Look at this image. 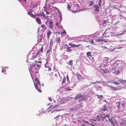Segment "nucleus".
<instances>
[{
  "label": "nucleus",
  "mask_w": 126,
  "mask_h": 126,
  "mask_svg": "<svg viewBox=\"0 0 126 126\" xmlns=\"http://www.w3.org/2000/svg\"><path fill=\"white\" fill-rule=\"evenodd\" d=\"M121 67L120 64L118 63L117 62H115L111 66V69L110 70L117 74L121 71Z\"/></svg>",
  "instance_id": "obj_1"
},
{
  "label": "nucleus",
  "mask_w": 126,
  "mask_h": 126,
  "mask_svg": "<svg viewBox=\"0 0 126 126\" xmlns=\"http://www.w3.org/2000/svg\"><path fill=\"white\" fill-rule=\"evenodd\" d=\"M110 60L108 58L105 57L103 60V62L100 66L101 69L107 67L109 65L108 63L109 62Z\"/></svg>",
  "instance_id": "obj_2"
},
{
  "label": "nucleus",
  "mask_w": 126,
  "mask_h": 126,
  "mask_svg": "<svg viewBox=\"0 0 126 126\" xmlns=\"http://www.w3.org/2000/svg\"><path fill=\"white\" fill-rule=\"evenodd\" d=\"M36 83H34L35 87L36 89L39 92H41V91L40 90V88L41 87V85L40 83V81L37 79L36 78L34 79Z\"/></svg>",
  "instance_id": "obj_3"
},
{
  "label": "nucleus",
  "mask_w": 126,
  "mask_h": 126,
  "mask_svg": "<svg viewBox=\"0 0 126 126\" xmlns=\"http://www.w3.org/2000/svg\"><path fill=\"white\" fill-rule=\"evenodd\" d=\"M37 61H35L34 64H32V66L31 67V68H34L35 70H38L40 67V66L39 64L36 65Z\"/></svg>",
  "instance_id": "obj_4"
},
{
  "label": "nucleus",
  "mask_w": 126,
  "mask_h": 126,
  "mask_svg": "<svg viewBox=\"0 0 126 126\" xmlns=\"http://www.w3.org/2000/svg\"><path fill=\"white\" fill-rule=\"evenodd\" d=\"M90 124L87 121H82V122L81 123V126H90Z\"/></svg>",
  "instance_id": "obj_5"
},
{
  "label": "nucleus",
  "mask_w": 126,
  "mask_h": 126,
  "mask_svg": "<svg viewBox=\"0 0 126 126\" xmlns=\"http://www.w3.org/2000/svg\"><path fill=\"white\" fill-rule=\"evenodd\" d=\"M101 120V119L98 115L96 116L95 118H94L93 119H91L90 120L91 122H92L93 121H99Z\"/></svg>",
  "instance_id": "obj_6"
},
{
  "label": "nucleus",
  "mask_w": 126,
  "mask_h": 126,
  "mask_svg": "<svg viewBox=\"0 0 126 126\" xmlns=\"http://www.w3.org/2000/svg\"><path fill=\"white\" fill-rule=\"evenodd\" d=\"M48 24L49 25H48V26L49 28L52 30V29L53 27V22H52V21L49 20V21Z\"/></svg>",
  "instance_id": "obj_7"
},
{
  "label": "nucleus",
  "mask_w": 126,
  "mask_h": 126,
  "mask_svg": "<svg viewBox=\"0 0 126 126\" xmlns=\"http://www.w3.org/2000/svg\"><path fill=\"white\" fill-rule=\"evenodd\" d=\"M109 122L111 123V125L113 126L115 125V121L113 118H109Z\"/></svg>",
  "instance_id": "obj_8"
},
{
  "label": "nucleus",
  "mask_w": 126,
  "mask_h": 126,
  "mask_svg": "<svg viewBox=\"0 0 126 126\" xmlns=\"http://www.w3.org/2000/svg\"><path fill=\"white\" fill-rule=\"evenodd\" d=\"M87 96L86 95H81V96L79 101H82L85 100Z\"/></svg>",
  "instance_id": "obj_9"
},
{
  "label": "nucleus",
  "mask_w": 126,
  "mask_h": 126,
  "mask_svg": "<svg viewBox=\"0 0 126 126\" xmlns=\"http://www.w3.org/2000/svg\"><path fill=\"white\" fill-rule=\"evenodd\" d=\"M107 110V108L105 105H103L101 108V111H106Z\"/></svg>",
  "instance_id": "obj_10"
},
{
  "label": "nucleus",
  "mask_w": 126,
  "mask_h": 126,
  "mask_svg": "<svg viewBox=\"0 0 126 126\" xmlns=\"http://www.w3.org/2000/svg\"><path fill=\"white\" fill-rule=\"evenodd\" d=\"M68 44L69 45L71 46L72 47H77L79 46V45H75V44H74L70 43H69Z\"/></svg>",
  "instance_id": "obj_11"
},
{
  "label": "nucleus",
  "mask_w": 126,
  "mask_h": 126,
  "mask_svg": "<svg viewBox=\"0 0 126 126\" xmlns=\"http://www.w3.org/2000/svg\"><path fill=\"white\" fill-rule=\"evenodd\" d=\"M48 59H47V60H46V63L45 64V67L46 68H48V69H47V70H48V71L50 70H50H51V68L49 67H48L47 66V64L48 63V62L47 61V60Z\"/></svg>",
  "instance_id": "obj_12"
},
{
  "label": "nucleus",
  "mask_w": 126,
  "mask_h": 126,
  "mask_svg": "<svg viewBox=\"0 0 126 126\" xmlns=\"http://www.w3.org/2000/svg\"><path fill=\"white\" fill-rule=\"evenodd\" d=\"M120 89L119 87H111V89L113 90H117Z\"/></svg>",
  "instance_id": "obj_13"
},
{
  "label": "nucleus",
  "mask_w": 126,
  "mask_h": 126,
  "mask_svg": "<svg viewBox=\"0 0 126 126\" xmlns=\"http://www.w3.org/2000/svg\"><path fill=\"white\" fill-rule=\"evenodd\" d=\"M36 20L38 24H40L41 23V20L40 18L37 17L36 19Z\"/></svg>",
  "instance_id": "obj_14"
},
{
  "label": "nucleus",
  "mask_w": 126,
  "mask_h": 126,
  "mask_svg": "<svg viewBox=\"0 0 126 126\" xmlns=\"http://www.w3.org/2000/svg\"><path fill=\"white\" fill-rule=\"evenodd\" d=\"M94 7L95 8V11L97 12H99V7L98 5H95L94 6Z\"/></svg>",
  "instance_id": "obj_15"
},
{
  "label": "nucleus",
  "mask_w": 126,
  "mask_h": 126,
  "mask_svg": "<svg viewBox=\"0 0 126 126\" xmlns=\"http://www.w3.org/2000/svg\"><path fill=\"white\" fill-rule=\"evenodd\" d=\"M81 96V94H79L77 95L75 97V100H77L79 98H80Z\"/></svg>",
  "instance_id": "obj_16"
},
{
  "label": "nucleus",
  "mask_w": 126,
  "mask_h": 126,
  "mask_svg": "<svg viewBox=\"0 0 126 126\" xmlns=\"http://www.w3.org/2000/svg\"><path fill=\"white\" fill-rule=\"evenodd\" d=\"M119 81L121 82L122 84H126V80H119Z\"/></svg>",
  "instance_id": "obj_17"
},
{
  "label": "nucleus",
  "mask_w": 126,
  "mask_h": 126,
  "mask_svg": "<svg viewBox=\"0 0 126 126\" xmlns=\"http://www.w3.org/2000/svg\"><path fill=\"white\" fill-rule=\"evenodd\" d=\"M42 36L40 35L39 36H38L37 37V40L38 41L41 42L42 41Z\"/></svg>",
  "instance_id": "obj_18"
},
{
  "label": "nucleus",
  "mask_w": 126,
  "mask_h": 126,
  "mask_svg": "<svg viewBox=\"0 0 126 126\" xmlns=\"http://www.w3.org/2000/svg\"><path fill=\"white\" fill-rule=\"evenodd\" d=\"M51 34V32L49 30L47 33V35L48 38H49L50 36V35Z\"/></svg>",
  "instance_id": "obj_19"
},
{
  "label": "nucleus",
  "mask_w": 126,
  "mask_h": 126,
  "mask_svg": "<svg viewBox=\"0 0 126 126\" xmlns=\"http://www.w3.org/2000/svg\"><path fill=\"white\" fill-rule=\"evenodd\" d=\"M71 47H67L66 48V49L67 52H71L72 51V50L71 49Z\"/></svg>",
  "instance_id": "obj_20"
},
{
  "label": "nucleus",
  "mask_w": 126,
  "mask_h": 126,
  "mask_svg": "<svg viewBox=\"0 0 126 126\" xmlns=\"http://www.w3.org/2000/svg\"><path fill=\"white\" fill-rule=\"evenodd\" d=\"M102 70L104 73H106L109 71V70L107 68L106 69V68L105 69H103Z\"/></svg>",
  "instance_id": "obj_21"
},
{
  "label": "nucleus",
  "mask_w": 126,
  "mask_h": 126,
  "mask_svg": "<svg viewBox=\"0 0 126 126\" xmlns=\"http://www.w3.org/2000/svg\"><path fill=\"white\" fill-rule=\"evenodd\" d=\"M39 16H42L43 17H45V15L43 12L40 13L39 14Z\"/></svg>",
  "instance_id": "obj_22"
},
{
  "label": "nucleus",
  "mask_w": 126,
  "mask_h": 126,
  "mask_svg": "<svg viewBox=\"0 0 126 126\" xmlns=\"http://www.w3.org/2000/svg\"><path fill=\"white\" fill-rule=\"evenodd\" d=\"M67 10L68 11H70V8L71 7L70 5L68 4L67 5Z\"/></svg>",
  "instance_id": "obj_23"
},
{
  "label": "nucleus",
  "mask_w": 126,
  "mask_h": 126,
  "mask_svg": "<svg viewBox=\"0 0 126 126\" xmlns=\"http://www.w3.org/2000/svg\"><path fill=\"white\" fill-rule=\"evenodd\" d=\"M41 53V52H40V51H39L38 50V51L37 52L36 55L33 57V58H35L37 56H38V55H39Z\"/></svg>",
  "instance_id": "obj_24"
},
{
  "label": "nucleus",
  "mask_w": 126,
  "mask_h": 126,
  "mask_svg": "<svg viewBox=\"0 0 126 126\" xmlns=\"http://www.w3.org/2000/svg\"><path fill=\"white\" fill-rule=\"evenodd\" d=\"M41 26L42 28H44L45 30H46L47 29L46 27L44 24L41 25Z\"/></svg>",
  "instance_id": "obj_25"
},
{
  "label": "nucleus",
  "mask_w": 126,
  "mask_h": 126,
  "mask_svg": "<svg viewBox=\"0 0 126 126\" xmlns=\"http://www.w3.org/2000/svg\"><path fill=\"white\" fill-rule=\"evenodd\" d=\"M87 57H89V56H91V53L90 52H88L87 53Z\"/></svg>",
  "instance_id": "obj_26"
},
{
  "label": "nucleus",
  "mask_w": 126,
  "mask_h": 126,
  "mask_svg": "<svg viewBox=\"0 0 126 126\" xmlns=\"http://www.w3.org/2000/svg\"><path fill=\"white\" fill-rule=\"evenodd\" d=\"M76 75L78 79L80 78L81 76L79 73H78V72H77L76 74Z\"/></svg>",
  "instance_id": "obj_27"
},
{
  "label": "nucleus",
  "mask_w": 126,
  "mask_h": 126,
  "mask_svg": "<svg viewBox=\"0 0 126 126\" xmlns=\"http://www.w3.org/2000/svg\"><path fill=\"white\" fill-rule=\"evenodd\" d=\"M96 41L97 42H99L101 41H104L101 38L97 39L96 40Z\"/></svg>",
  "instance_id": "obj_28"
},
{
  "label": "nucleus",
  "mask_w": 126,
  "mask_h": 126,
  "mask_svg": "<svg viewBox=\"0 0 126 126\" xmlns=\"http://www.w3.org/2000/svg\"><path fill=\"white\" fill-rule=\"evenodd\" d=\"M116 104H117V107L118 108H120V103L119 102H117V103H116Z\"/></svg>",
  "instance_id": "obj_29"
},
{
  "label": "nucleus",
  "mask_w": 126,
  "mask_h": 126,
  "mask_svg": "<svg viewBox=\"0 0 126 126\" xmlns=\"http://www.w3.org/2000/svg\"><path fill=\"white\" fill-rule=\"evenodd\" d=\"M38 50L40 51L41 53H42L43 50V47H41L40 49H39Z\"/></svg>",
  "instance_id": "obj_30"
},
{
  "label": "nucleus",
  "mask_w": 126,
  "mask_h": 126,
  "mask_svg": "<svg viewBox=\"0 0 126 126\" xmlns=\"http://www.w3.org/2000/svg\"><path fill=\"white\" fill-rule=\"evenodd\" d=\"M97 95V96L98 98H99V99H101V98H102L103 97V96L102 95Z\"/></svg>",
  "instance_id": "obj_31"
},
{
  "label": "nucleus",
  "mask_w": 126,
  "mask_h": 126,
  "mask_svg": "<svg viewBox=\"0 0 126 126\" xmlns=\"http://www.w3.org/2000/svg\"><path fill=\"white\" fill-rule=\"evenodd\" d=\"M66 80V78L64 77L63 78V80L62 81V83H64Z\"/></svg>",
  "instance_id": "obj_32"
},
{
  "label": "nucleus",
  "mask_w": 126,
  "mask_h": 126,
  "mask_svg": "<svg viewBox=\"0 0 126 126\" xmlns=\"http://www.w3.org/2000/svg\"><path fill=\"white\" fill-rule=\"evenodd\" d=\"M61 41V39L59 37H58L57 40V42L59 43H60V41Z\"/></svg>",
  "instance_id": "obj_33"
},
{
  "label": "nucleus",
  "mask_w": 126,
  "mask_h": 126,
  "mask_svg": "<svg viewBox=\"0 0 126 126\" xmlns=\"http://www.w3.org/2000/svg\"><path fill=\"white\" fill-rule=\"evenodd\" d=\"M102 88L101 87H98L97 88V90H102Z\"/></svg>",
  "instance_id": "obj_34"
},
{
  "label": "nucleus",
  "mask_w": 126,
  "mask_h": 126,
  "mask_svg": "<svg viewBox=\"0 0 126 126\" xmlns=\"http://www.w3.org/2000/svg\"><path fill=\"white\" fill-rule=\"evenodd\" d=\"M68 63H69V64L70 65H72L73 64L72 61V60H70L69 61Z\"/></svg>",
  "instance_id": "obj_35"
},
{
  "label": "nucleus",
  "mask_w": 126,
  "mask_h": 126,
  "mask_svg": "<svg viewBox=\"0 0 126 126\" xmlns=\"http://www.w3.org/2000/svg\"><path fill=\"white\" fill-rule=\"evenodd\" d=\"M30 16L31 17H32L33 18H35L36 17L35 16V15H33L32 14H31Z\"/></svg>",
  "instance_id": "obj_36"
},
{
  "label": "nucleus",
  "mask_w": 126,
  "mask_h": 126,
  "mask_svg": "<svg viewBox=\"0 0 126 126\" xmlns=\"http://www.w3.org/2000/svg\"><path fill=\"white\" fill-rule=\"evenodd\" d=\"M100 116L101 117H102V118H105V115L104 114H101L100 115Z\"/></svg>",
  "instance_id": "obj_37"
},
{
  "label": "nucleus",
  "mask_w": 126,
  "mask_h": 126,
  "mask_svg": "<svg viewBox=\"0 0 126 126\" xmlns=\"http://www.w3.org/2000/svg\"><path fill=\"white\" fill-rule=\"evenodd\" d=\"M120 35H123L125 34V31H124L122 32L119 33Z\"/></svg>",
  "instance_id": "obj_38"
},
{
  "label": "nucleus",
  "mask_w": 126,
  "mask_h": 126,
  "mask_svg": "<svg viewBox=\"0 0 126 126\" xmlns=\"http://www.w3.org/2000/svg\"><path fill=\"white\" fill-rule=\"evenodd\" d=\"M93 1H91L90 2V3L89 4V5H90V6L92 5H93Z\"/></svg>",
  "instance_id": "obj_39"
},
{
  "label": "nucleus",
  "mask_w": 126,
  "mask_h": 126,
  "mask_svg": "<svg viewBox=\"0 0 126 126\" xmlns=\"http://www.w3.org/2000/svg\"><path fill=\"white\" fill-rule=\"evenodd\" d=\"M6 71V70L4 69L3 68H2V70H1V72H2L4 73Z\"/></svg>",
  "instance_id": "obj_40"
},
{
  "label": "nucleus",
  "mask_w": 126,
  "mask_h": 126,
  "mask_svg": "<svg viewBox=\"0 0 126 126\" xmlns=\"http://www.w3.org/2000/svg\"><path fill=\"white\" fill-rule=\"evenodd\" d=\"M112 83H114L116 85H117L118 84H119L120 83H118L117 82H112Z\"/></svg>",
  "instance_id": "obj_41"
},
{
  "label": "nucleus",
  "mask_w": 126,
  "mask_h": 126,
  "mask_svg": "<svg viewBox=\"0 0 126 126\" xmlns=\"http://www.w3.org/2000/svg\"><path fill=\"white\" fill-rule=\"evenodd\" d=\"M100 82L99 81H96V82H92V83H94V84L95 83H99Z\"/></svg>",
  "instance_id": "obj_42"
},
{
  "label": "nucleus",
  "mask_w": 126,
  "mask_h": 126,
  "mask_svg": "<svg viewBox=\"0 0 126 126\" xmlns=\"http://www.w3.org/2000/svg\"><path fill=\"white\" fill-rule=\"evenodd\" d=\"M90 42L92 44H94V41L93 40H91L90 41Z\"/></svg>",
  "instance_id": "obj_43"
},
{
  "label": "nucleus",
  "mask_w": 126,
  "mask_h": 126,
  "mask_svg": "<svg viewBox=\"0 0 126 126\" xmlns=\"http://www.w3.org/2000/svg\"><path fill=\"white\" fill-rule=\"evenodd\" d=\"M28 15L30 16L31 14H32L31 13V11H29L28 13Z\"/></svg>",
  "instance_id": "obj_44"
},
{
  "label": "nucleus",
  "mask_w": 126,
  "mask_h": 126,
  "mask_svg": "<svg viewBox=\"0 0 126 126\" xmlns=\"http://www.w3.org/2000/svg\"><path fill=\"white\" fill-rule=\"evenodd\" d=\"M108 30H109V29H107L105 31L104 33L105 34H108V33L107 32V31H108Z\"/></svg>",
  "instance_id": "obj_45"
},
{
  "label": "nucleus",
  "mask_w": 126,
  "mask_h": 126,
  "mask_svg": "<svg viewBox=\"0 0 126 126\" xmlns=\"http://www.w3.org/2000/svg\"><path fill=\"white\" fill-rule=\"evenodd\" d=\"M58 111V110H57L56 109L53 110V111H52L51 113H53L54 112H55V111Z\"/></svg>",
  "instance_id": "obj_46"
},
{
  "label": "nucleus",
  "mask_w": 126,
  "mask_h": 126,
  "mask_svg": "<svg viewBox=\"0 0 126 126\" xmlns=\"http://www.w3.org/2000/svg\"><path fill=\"white\" fill-rule=\"evenodd\" d=\"M50 49H49L47 50V53H49V52H50Z\"/></svg>",
  "instance_id": "obj_47"
},
{
  "label": "nucleus",
  "mask_w": 126,
  "mask_h": 126,
  "mask_svg": "<svg viewBox=\"0 0 126 126\" xmlns=\"http://www.w3.org/2000/svg\"><path fill=\"white\" fill-rule=\"evenodd\" d=\"M49 21L48 20V17H47V20L46 21V22H45V23L47 24V23L48 22H49Z\"/></svg>",
  "instance_id": "obj_48"
},
{
  "label": "nucleus",
  "mask_w": 126,
  "mask_h": 126,
  "mask_svg": "<svg viewBox=\"0 0 126 126\" xmlns=\"http://www.w3.org/2000/svg\"><path fill=\"white\" fill-rule=\"evenodd\" d=\"M84 79V78L83 77H82L81 76V77H80V78H79V79Z\"/></svg>",
  "instance_id": "obj_49"
},
{
  "label": "nucleus",
  "mask_w": 126,
  "mask_h": 126,
  "mask_svg": "<svg viewBox=\"0 0 126 126\" xmlns=\"http://www.w3.org/2000/svg\"><path fill=\"white\" fill-rule=\"evenodd\" d=\"M44 11H46V13L47 15H48V14L49 13V12L48 11H47L46 10H44Z\"/></svg>",
  "instance_id": "obj_50"
},
{
  "label": "nucleus",
  "mask_w": 126,
  "mask_h": 126,
  "mask_svg": "<svg viewBox=\"0 0 126 126\" xmlns=\"http://www.w3.org/2000/svg\"><path fill=\"white\" fill-rule=\"evenodd\" d=\"M102 0H99L98 3L99 4V5L101 4V2Z\"/></svg>",
  "instance_id": "obj_51"
},
{
  "label": "nucleus",
  "mask_w": 126,
  "mask_h": 126,
  "mask_svg": "<svg viewBox=\"0 0 126 126\" xmlns=\"http://www.w3.org/2000/svg\"><path fill=\"white\" fill-rule=\"evenodd\" d=\"M106 116L108 118H109V117L110 116V115H106Z\"/></svg>",
  "instance_id": "obj_52"
},
{
  "label": "nucleus",
  "mask_w": 126,
  "mask_h": 126,
  "mask_svg": "<svg viewBox=\"0 0 126 126\" xmlns=\"http://www.w3.org/2000/svg\"><path fill=\"white\" fill-rule=\"evenodd\" d=\"M121 112V110H118L117 111H116V113H119Z\"/></svg>",
  "instance_id": "obj_53"
},
{
  "label": "nucleus",
  "mask_w": 126,
  "mask_h": 126,
  "mask_svg": "<svg viewBox=\"0 0 126 126\" xmlns=\"http://www.w3.org/2000/svg\"><path fill=\"white\" fill-rule=\"evenodd\" d=\"M58 27H59V28H61L62 29H63V27L62 26H61V25L59 26Z\"/></svg>",
  "instance_id": "obj_54"
},
{
  "label": "nucleus",
  "mask_w": 126,
  "mask_h": 126,
  "mask_svg": "<svg viewBox=\"0 0 126 126\" xmlns=\"http://www.w3.org/2000/svg\"><path fill=\"white\" fill-rule=\"evenodd\" d=\"M37 4L36 3V4H35V5H34V6H33V7H36L37 6Z\"/></svg>",
  "instance_id": "obj_55"
},
{
  "label": "nucleus",
  "mask_w": 126,
  "mask_h": 126,
  "mask_svg": "<svg viewBox=\"0 0 126 126\" xmlns=\"http://www.w3.org/2000/svg\"><path fill=\"white\" fill-rule=\"evenodd\" d=\"M61 1L62 2H65V0H61Z\"/></svg>",
  "instance_id": "obj_56"
},
{
  "label": "nucleus",
  "mask_w": 126,
  "mask_h": 126,
  "mask_svg": "<svg viewBox=\"0 0 126 126\" xmlns=\"http://www.w3.org/2000/svg\"><path fill=\"white\" fill-rule=\"evenodd\" d=\"M48 99H49V101H52V99L51 98H50V97H49V98H48Z\"/></svg>",
  "instance_id": "obj_57"
},
{
  "label": "nucleus",
  "mask_w": 126,
  "mask_h": 126,
  "mask_svg": "<svg viewBox=\"0 0 126 126\" xmlns=\"http://www.w3.org/2000/svg\"><path fill=\"white\" fill-rule=\"evenodd\" d=\"M107 86L108 87H110L111 88V87L112 86H110V85H107Z\"/></svg>",
  "instance_id": "obj_58"
},
{
  "label": "nucleus",
  "mask_w": 126,
  "mask_h": 126,
  "mask_svg": "<svg viewBox=\"0 0 126 126\" xmlns=\"http://www.w3.org/2000/svg\"><path fill=\"white\" fill-rule=\"evenodd\" d=\"M115 35L117 36H119L120 35H119V34H116Z\"/></svg>",
  "instance_id": "obj_59"
},
{
  "label": "nucleus",
  "mask_w": 126,
  "mask_h": 126,
  "mask_svg": "<svg viewBox=\"0 0 126 126\" xmlns=\"http://www.w3.org/2000/svg\"><path fill=\"white\" fill-rule=\"evenodd\" d=\"M72 12L73 13H75L76 12H77L76 11H73V10H72Z\"/></svg>",
  "instance_id": "obj_60"
},
{
  "label": "nucleus",
  "mask_w": 126,
  "mask_h": 126,
  "mask_svg": "<svg viewBox=\"0 0 126 126\" xmlns=\"http://www.w3.org/2000/svg\"><path fill=\"white\" fill-rule=\"evenodd\" d=\"M74 110L73 108H71L70 109V110L72 111Z\"/></svg>",
  "instance_id": "obj_61"
},
{
  "label": "nucleus",
  "mask_w": 126,
  "mask_h": 126,
  "mask_svg": "<svg viewBox=\"0 0 126 126\" xmlns=\"http://www.w3.org/2000/svg\"><path fill=\"white\" fill-rule=\"evenodd\" d=\"M55 25L58 27V23H57L55 24Z\"/></svg>",
  "instance_id": "obj_62"
},
{
  "label": "nucleus",
  "mask_w": 126,
  "mask_h": 126,
  "mask_svg": "<svg viewBox=\"0 0 126 126\" xmlns=\"http://www.w3.org/2000/svg\"><path fill=\"white\" fill-rule=\"evenodd\" d=\"M42 63L41 61H38V63Z\"/></svg>",
  "instance_id": "obj_63"
},
{
  "label": "nucleus",
  "mask_w": 126,
  "mask_h": 126,
  "mask_svg": "<svg viewBox=\"0 0 126 126\" xmlns=\"http://www.w3.org/2000/svg\"><path fill=\"white\" fill-rule=\"evenodd\" d=\"M67 80H69V78L68 76H67Z\"/></svg>",
  "instance_id": "obj_64"
}]
</instances>
